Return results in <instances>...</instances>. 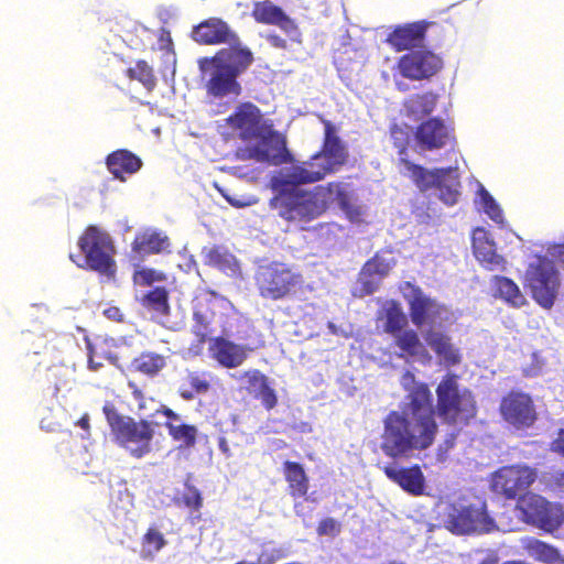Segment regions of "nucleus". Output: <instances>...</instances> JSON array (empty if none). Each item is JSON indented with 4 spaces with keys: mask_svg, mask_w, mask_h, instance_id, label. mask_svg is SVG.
Segmentation results:
<instances>
[{
    "mask_svg": "<svg viewBox=\"0 0 564 564\" xmlns=\"http://www.w3.org/2000/svg\"><path fill=\"white\" fill-rule=\"evenodd\" d=\"M435 440L436 435L400 410H391L382 420L380 448L389 458H408L430 448Z\"/></svg>",
    "mask_w": 564,
    "mask_h": 564,
    "instance_id": "nucleus-1",
    "label": "nucleus"
},
{
    "mask_svg": "<svg viewBox=\"0 0 564 564\" xmlns=\"http://www.w3.org/2000/svg\"><path fill=\"white\" fill-rule=\"evenodd\" d=\"M252 62L251 51L241 46L221 48L213 57L200 58L198 61L199 69L203 73L212 69L210 77L206 83L207 94L216 98L240 95L241 85L237 78Z\"/></svg>",
    "mask_w": 564,
    "mask_h": 564,
    "instance_id": "nucleus-2",
    "label": "nucleus"
},
{
    "mask_svg": "<svg viewBox=\"0 0 564 564\" xmlns=\"http://www.w3.org/2000/svg\"><path fill=\"white\" fill-rule=\"evenodd\" d=\"M453 372L442 377L436 386V415L445 425L462 430L477 416V401L473 392L462 388Z\"/></svg>",
    "mask_w": 564,
    "mask_h": 564,
    "instance_id": "nucleus-3",
    "label": "nucleus"
},
{
    "mask_svg": "<svg viewBox=\"0 0 564 564\" xmlns=\"http://www.w3.org/2000/svg\"><path fill=\"white\" fill-rule=\"evenodd\" d=\"M102 412L115 441L131 456L141 458L152 451L154 423L122 415L110 402L102 406Z\"/></svg>",
    "mask_w": 564,
    "mask_h": 564,
    "instance_id": "nucleus-4",
    "label": "nucleus"
},
{
    "mask_svg": "<svg viewBox=\"0 0 564 564\" xmlns=\"http://www.w3.org/2000/svg\"><path fill=\"white\" fill-rule=\"evenodd\" d=\"M77 245L84 254V262L78 263L72 253L69 259L78 268L97 272L107 279L116 276V247L111 236L105 229L96 225L87 226L79 236Z\"/></svg>",
    "mask_w": 564,
    "mask_h": 564,
    "instance_id": "nucleus-5",
    "label": "nucleus"
},
{
    "mask_svg": "<svg viewBox=\"0 0 564 564\" xmlns=\"http://www.w3.org/2000/svg\"><path fill=\"white\" fill-rule=\"evenodd\" d=\"M303 283L304 279L301 272L280 261L260 265L254 274V284L259 296L269 301L292 297Z\"/></svg>",
    "mask_w": 564,
    "mask_h": 564,
    "instance_id": "nucleus-6",
    "label": "nucleus"
},
{
    "mask_svg": "<svg viewBox=\"0 0 564 564\" xmlns=\"http://www.w3.org/2000/svg\"><path fill=\"white\" fill-rule=\"evenodd\" d=\"M270 207L288 223H310L325 213L324 203L315 188H282L271 198Z\"/></svg>",
    "mask_w": 564,
    "mask_h": 564,
    "instance_id": "nucleus-7",
    "label": "nucleus"
},
{
    "mask_svg": "<svg viewBox=\"0 0 564 564\" xmlns=\"http://www.w3.org/2000/svg\"><path fill=\"white\" fill-rule=\"evenodd\" d=\"M402 387L406 391V395L405 404L400 412L406 413L408 417L437 436L436 404L433 403V394L429 384L416 382L414 375L406 371L403 376Z\"/></svg>",
    "mask_w": 564,
    "mask_h": 564,
    "instance_id": "nucleus-8",
    "label": "nucleus"
},
{
    "mask_svg": "<svg viewBox=\"0 0 564 564\" xmlns=\"http://www.w3.org/2000/svg\"><path fill=\"white\" fill-rule=\"evenodd\" d=\"M524 285L541 307L551 308L561 285L560 273L554 262L546 257H538L525 271Z\"/></svg>",
    "mask_w": 564,
    "mask_h": 564,
    "instance_id": "nucleus-9",
    "label": "nucleus"
},
{
    "mask_svg": "<svg viewBox=\"0 0 564 564\" xmlns=\"http://www.w3.org/2000/svg\"><path fill=\"white\" fill-rule=\"evenodd\" d=\"M253 140L256 144L240 147L236 150L239 160H253L269 165H281L291 161V153L286 148L284 137L273 129L272 124L267 126Z\"/></svg>",
    "mask_w": 564,
    "mask_h": 564,
    "instance_id": "nucleus-10",
    "label": "nucleus"
},
{
    "mask_svg": "<svg viewBox=\"0 0 564 564\" xmlns=\"http://www.w3.org/2000/svg\"><path fill=\"white\" fill-rule=\"evenodd\" d=\"M539 471L535 467L518 463L498 468L491 475V490L506 500H519L536 481Z\"/></svg>",
    "mask_w": 564,
    "mask_h": 564,
    "instance_id": "nucleus-11",
    "label": "nucleus"
},
{
    "mask_svg": "<svg viewBox=\"0 0 564 564\" xmlns=\"http://www.w3.org/2000/svg\"><path fill=\"white\" fill-rule=\"evenodd\" d=\"M499 414L506 425L517 432L528 431L539 420L532 395L521 390H511L501 398Z\"/></svg>",
    "mask_w": 564,
    "mask_h": 564,
    "instance_id": "nucleus-12",
    "label": "nucleus"
},
{
    "mask_svg": "<svg viewBox=\"0 0 564 564\" xmlns=\"http://www.w3.org/2000/svg\"><path fill=\"white\" fill-rule=\"evenodd\" d=\"M444 66L441 55L429 48L411 51L397 62V69L410 80H426L435 76Z\"/></svg>",
    "mask_w": 564,
    "mask_h": 564,
    "instance_id": "nucleus-13",
    "label": "nucleus"
},
{
    "mask_svg": "<svg viewBox=\"0 0 564 564\" xmlns=\"http://www.w3.org/2000/svg\"><path fill=\"white\" fill-rule=\"evenodd\" d=\"M414 139L421 151L441 150L455 141L454 130L438 117L421 122L414 131Z\"/></svg>",
    "mask_w": 564,
    "mask_h": 564,
    "instance_id": "nucleus-14",
    "label": "nucleus"
},
{
    "mask_svg": "<svg viewBox=\"0 0 564 564\" xmlns=\"http://www.w3.org/2000/svg\"><path fill=\"white\" fill-rule=\"evenodd\" d=\"M329 163L333 162L318 151L310 161L292 165L286 174V178L282 181V184L301 185L315 183L323 180L326 175L340 170L337 165H329Z\"/></svg>",
    "mask_w": 564,
    "mask_h": 564,
    "instance_id": "nucleus-15",
    "label": "nucleus"
},
{
    "mask_svg": "<svg viewBox=\"0 0 564 564\" xmlns=\"http://www.w3.org/2000/svg\"><path fill=\"white\" fill-rule=\"evenodd\" d=\"M251 17L257 23L275 25L289 35L292 41L301 42V32L295 21L271 0L254 1Z\"/></svg>",
    "mask_w": 564,
    "mask_h": 564,
    "instance_id": "nucleus-16",
    "label": "nucleus"
},
{
    "mask_svg": "<svg viewBox=\"0 0 564 564\" xmlns=\"http://www.w3.org/2000/svg\"><path fill=\"white\" fill-rule=\"evenodd\" d=\"M227 124L238 131L242 141H252L267 127L260 109L251 102L240 104L227 118Z\"/></svg>",
    "mask_w": 564,
    "mask_h": 564,
    "instance_id": "nucleus-17",
    "label": "nucleus"
},
{
    "mask_svg": "<svg viewBox=\"0 0 564 564\" xmlns=\"http://www.w3.org/2000/svg\"><path fill=\"white\" fill-rule=\"evenodd\" d=\"M433 22L425 20L395 26L387 36L386 42L395 51H415L422 48L426 32Z\"/></svg>",
    "mask_w": 564,
    "mask_h": 564,
    "instance_id": "nucleus-18",
    "label": "nucleus"
},
{
    "mask_svg": "<svg viewBox=\"0 0 564 564\" xmlns=\"http://www.w3.org/2000/svg\"><path fill=\"white\" fill-rule=\"evenodd\" d=\"M193 40L204 45L228 43L231 46H240L238 35L229 25L219 18H209L193 30Z\"/></svg>",
    "mask_w": 564,
    "mask_h": 564,
    "instance_id": "nucleus-19",
    "label": "nucleus"
},
{
    "mask_svg": "<svg viewBox=\"0 0 564 564\" xmlns=\"http://www.w3.org/2000/svg\"><path fill=\"white\" fill-rule=\"evenodd\" d=\"M445 313L446 307L443 304L423 294L420 290L413 294L409 302L410 318L417 328L425 325L441 324Z\"/></svg>",
    "mask_w": 564,
    "mask_h": 564,
    "instance_id": "nucleus-20",
    "label": "nucleus"
},
{
    "mask_svg": "<svg viewBox=\"0 0 564 564\" xmlns=\"http://www.w3.org/2000/svg\"><path fill=\"white\" fill-rule=\"evenodd\" d=\"M381 469L389 480L398 485L410 496L419 497L424 494L426 481L420 465L398 467L397 465L389 464Z\"/></svg>",
    "mask_w": 564,
    "mask_h": 564,
    "instance_id": "nucleus-21",
    "label": "nucleus"
},
{
    "mask_svg": "<svg viewBox=\"0 0 564 564\" xmlns=\"http://www.w3.org/2000/svg\"><path fill=\"white\" fill-rule=\"evenodd\" d=\"M251 350L245 345L236 344L221 336L212 338L208 347L210 357L227 369L240 367Z\"/></svg>",
    "mask_w": 564,
    "mask_h": 564,
    "instance_id": "nucleus-22",
    "label": "nucleus"
},
{
    "mask_svg": "<svg viewBox=\"0 0 564 564\" xmlns=\"http://www.w3.org/2000/svg\"><path fill=\"white\" fill-rule=\"evenodd\" d=\"M232 378L238 381H246V390L253 398L260 400L265 410L270 411L276 406V392L271 387L269 378L259 369L246 370L239 375H232Z\"/></svg>",
    "mask_w": 564,
    "mask_h": 564,
    "instance_id": "nucleus-23",
    "label": "nucleus"
},
{
    "mask_svg": "<svg viewBox=\"0 0 564 564\" xmlns=\"http://www.w3.org/2000/svg\"><path fill=\"white\" fill-rule=\"evenodd\" d=\"M471 247L475 258L487 270L503 269L506 260L497 253L496 243L490 234L482 227L473 231Z\"/></svg>",
    "mask_w": 564,
    "mask_h": 564,
    "instance_id": "nucleus-24",
    "label": "nucleus"
},
{
    "mask_svg": "<svg viewBox=\"0 0 564 564\" xmlns=\"http://www.w3.org/2000/svg\"><path fill=\"white\" fill-rule=\"evenodd\" d=\"M424 339L446 367L460 364L459 349L453 345L447 334L430 328L424 333Z\"/></svg>",
    "mask_w": 564,
    "mask_h": 564,
    "instance_id": "nucleus-25",
    "label": "nucleus"
},
{
    "mask_svg": "<svg viewBox=\"0 0 564 564\" xmlns=\"http://www.w3.org/2000/svg\"><path fill=\"white\" fill-rule=\"evenodd\" d=\"M106 165L115 178L123 182L126 175H132L142 167V161L131 151L119 149L106 156Z\"/></svg>",
    "mask_w": 564,
    "mask_h": 564,
    "instance_id": "nucleus-26",
    "label": "nucleus"
},
{
    "mask_svg": "<svg viewBox=\"0 0 564 564\" xmlns=\"http://www.w3.org/2000/svg\"><path fill=\"white\" fill-rule=\"evenodd\" d=\"M399 163L404 166L409 177L422 192L434 187L435 184H440L443 175H447L452 172V167H438L429 171L406 158H399Z\"/></svg>",
    "mask_w": 564,
    "mask_h": 564,
    "instance_id": "nucleus-27",
    "label": "nucleus"
},
{
    "mask_svg": "<svg viewBox=\"0 0 564 564\" xmlns=\"http://www.w3.org/2000/svg\"><path fill=\"white\" fill-rule=\"evenodd\" d=\"M282 473L288 484L286 491L294 499L304 498L310 489V478L302 464L285 460L282 464Z\"/></svg>",
    "mask_w": 564,
    "mask_h": 564,
    "instance_id": "nucleus-28",
    "label": "nucleus"
},
{
    "mask_svg": "<svg viewBox=\"0 0 564 564\" xmlns=\"http://www.w3.org/2000/svg\"><path fill=\"white\" fill-rule=\"evenodd\" d=\"M323 124L324 141L319 151L333 162L329 165H337L341 169L348 160V151L337 135L335 126L329 120H323Z\"/></svg>",
    "mask_w": 564,
    "mask_h": 564,
    "instance_id": "nucleus-29",
    "label": "nucleus"
},
{
    "mask_svg": "<svg viewBox=\"0 0 564 564\" xmlns=\"http://www.w3.org/2000/svg\"><path fill=\"white\" fill-rule=\"evenodd\" d=\"M522 547L530 557L543 564H564L560 550L542 540L528 536L522 540Z\"/></svg>",
    "mask_w": 564,
    "mask_h": 564,
    "instance_id": "nucleus-30",
    "label": "nucleus"
},
{
    "mask_svg": "<svg viewBox=\"0 0 564 564\" xmlns=\"http://www.w3.org/2000/svg\"><path fill=\"white\" fill-rule=\"evenodd\" d=\"M394 345L400 349V357L419 358L420 360L430 361L432 359L430 352L422 344L419 334L408 328L400 334L393 336Z\"/></svg>",
    "mask_w": 564,
    "mask_h": 564,
    "instance_id": "nucleus-31",
    "label": "nucleus"
},
{
    "mask_svg": "<svg viewBox=\"0 0 564 564\" xmlns=\"http://www.w3.org/2000/svg\"><path fill=\"white\" fill-rule=\"evenodd\" d=\"M490 284L494 290V296L501 299L508 305L519 308L527 304L524 295L512 279L495 275L490 280Z\"/></svg>",
    "mask_w": 564,
    "mask_h": 564,
    "instance_id": "nucleus-32",
    "label": "nucleus"
},
{
    "mask_svg": "<svg viewBox=\"0 0 564 564\" xmlns=\"http://www.w3.org/2000/svg\"><path fill=\"white\" fill-rule=\"evenodd\" d=\"M169 247V237L155 230H145L137 235L132 241V251L141 256L160 253Z\"/></svg>",
    "mask_w": 564,
    "mask_h": 564,
    "instance_id": "nucleus-33",
    "label": "nucleus"
},
{
    "mask_svg": "<svg viewBox=\"0 0 564 564\" xmlns=\"http://www.w3.org/2000/svg\"><path fill=\"white\" fill-rule=\"evenodd\" d=\"M564 524V508L560 502L547 500L533 527L553 534Z\"/></svg>",
    "mask_w": 564,
    "mask_h": 564,
    "instance_id": "nucleus-34",
    "label": "nucleus"
},
{
    "mask_svg": "<svg viewBox=\"0 0 564 564\" xmlns=\"http://www.w3.org/2000/svg\"><path fill=\"white\" fill-rule=\"evenodd\" d=\"M169 297V291L164 286H155L143 294L139 302L154 317H165L171 312Z\"/></svg>",
    "mask_w": 564,
    "mask_h": 564,
    "instance_id": "nucleus-35",
    "label": "nucleus"
},
{
    "mask_svg": "<svg viewBox=\"0 0 564 564\" xmlns=\"http://www.w3.org/2000/svg\"><path fill=\"white\" fill-rule=\"evenodd\" d=\"M166 357L154 351H142L131 361V370L149 378L158 376L166 367Z\"/></svg>",
    "mask_w": 564,
    "mask_h": 564,
    "instance_id": "nucleus-36",
    "label": "nucleus"
},
{
    "mask_svg": "<svg viewBox=\"0 0 564 564\" xmlns=\"http://www.w3.org/2000/svg\"><path fill=\"white\" fill-rule=\"evenodd\" d=\"M205 264L214 267L225 273H236L239 263L236 257L223 246H214L204 252Z\"/></svg>",
    "mask_w": 564,
    "mask_h": 564,
    "instance_id": "nucleus-37",
    "label": "nucleus"
},
{
    "mask_svg": "<svg viewBox=\"0 0 564 564\" xmlns=\"http://www.w3.org/2000/svg\"><path fill=\"white\" fill-rule=\"evenodd\" d=\"M546 502L545 497L530 491L520 497L516 508L521 513L522 520L527 524L533 525Z\"/></svg>",
    "mask_w": 564,
    "mask_h": 564,
    "instance_id": "nucleus-38",
    "label": "nucleus"
},
{
    "mask_svg": "<svg viewBox=\"0 0 564 564\" xmlns=\"http://www.w3.org/2000/svg\"><path fill=\"white\" fill-rule=\"evenodd\" d=\"M546 502L545 497L530 491L520 497L516 508L521 513L522 520L527 524L533 525Z\"/></svg>",
    "mask_w": 564,
    "mask_h": 564,
    "instance_id": "nucleus-39",
    "label": "nucleus"
},
{
    "mask_svg": "<svg viewBox=\"0 0 564 564\" xmlns=\"http://www.w3.org/2000/svg\"><path fill=\"white\" fill-rule=\"evenodd\" d=\"M437 99L438 96L433 91L414 94L406 99L404 106L409 113L416 117H426L434 111Z\"/></svg>",
    "mask_w": 564,
    "mask_h": 564,
    "instance_id": "nucleus-40",
    "label": "nucleus"
},
{
    "mask_svg": "<svg viewBox=\"0 0 564 564\" xmlns=\"http://www.w3.org/2000/svg\"><path fill=\"white\" fill-rule=\"evenodd\" d=\"M215 318V312L203 305H197L193 313L192 333L198 343L203 344L212 333V325Z\"/></svg>",
    "mask_w": 564,
    "mask_h": 564,
    "instance_id": "nucleus-41",
    "label": "nucleus"
},
{
    "mask_svg": "<svg viewBox=\"0 0 564 564\" xmlns=\"http://www.w3.org/2000/svg\"><path fill=\"white\" fill-rule=\"evenodd\" d=\"M169 435L174 442L180 443V448H192L196 445L198 430L192 424H175L171 421L164 423Z\"/></svg>",
    "mask_w": 564,
    "mask_h": 564,
    "instance_id": "nucleus-42",
    "label": "nucleus"
},
{
    "mask_svg": "<svg viewBox=\"0 0 564 564\" xmlns=\"http://www.w3.org/2000/svg\"><path fill=\"white\" fill-rule=\"evenodd\" d=\"M408 317L397 302H391L384 308V333L392 337L408 329Z\"/></svg>",
    "mask_w": 564,
    "mask_h": 564,
    "instance_id": "nucleus-43",
    "label": "nucleus"
},
{
    "mask_svg": "<svg viewBox=\"0 0 564 564\" xmlns=\"http://www.w3.org/2000/svg\"><path fill=\"white\" fill-rule=\"evenodd\" d=\"M314 188L316 194H318V198L324 203L325 212L328 208L330 200H336L343 208H345L349 203L348 192L345 184L341 182H329L325 186L321 185Z\"/></svg>",
    "mask_w": 564,
    "mask_h": 564,
    "instance_id": "nucleus-44",
    "label": "nucleus"
},
{
    "mask_svg": "<svg viewBox=\"0 0 564 564\" xmlns=\"http://www.w3.org/2000/svg\"><path fill=\"white\" fill-rule=\"evenodd\" d=\"M126 74L129 79L139 82L149 91L153 90L156 86V76L154 70L144 59L137 61L135 65L133 67H129Z\"/></svg>",
    "mask_w": 564,
    "mask_h": 564,
    "instance_id": "nucleus-45",
    "label": "nucleus"
},
{
    "mask_svg": "<svg viewBox=\"0 0 564 564\" xmlns=\"http://www.w3.org/2000/svg\"><path fill=\"white\" fill-rule=\"evenodd\" d=\"M386 253L387 252H377L364 264L361 273L369 276H387L395 265V260L393 258L386 257Z\"/></svg>",
    "mask_w": 564,
    "mask_h": 564,
    "instance_id": "nucleus-46",
    "label": "nucleus"
},
{
    "mask_svg": "<svg viewBox=\"0 0 564 564\" xmlns=\"http://www.w3.org/2000/svg\"><path fill=\"white\" fill-rule=\"evenodd\" d=\"M452 173L453 171L443 175L440 184L434 185L440 191V198L447 205L456 204L459 196V180L457 175H452Z\"/></svg>",
    "mask_w": 564,
    "mask_h": 564,
    "instance_id": "nucleus-47",
    "label": "nucleus"
},
{
    "mask_svg": "<svg viewBox=\"0 0 564 564\" xmlns=\"http://www.w3.org/2000/svg\"><path fill=\"white\" fill-rule=\"evenodd\" d=\"M448 524L455 533H468L475 530V522L473 518V510L463 508L451 514Z\"/></svg>",
    "mask_w": 564,
    "mask_h": 564,
    "instance_id": "nucleus-48",
    "label": "nucleus"
},
{
    "mask_svg": "<svg viewBox=\"0 0 564 564\" xmlns=\"http://www.w3.org/2000/svg\"><path fill=\"white\" fill-rule=\"evenodd\" d=\"M390 134L394 148L398 149V154L400 155V158H406L408 145L410 142V134L406 128L393 124L390 128Z\"/></svg>",
    "mask_w": 564,
    "mask_h": 564,
    "instance_id": "nucleus-49",
    "label": "nucleus"
},
{
    "mask_svg": "<svg viewBox=\"0 0 564 564\" xmlns=\"http://www.w3.org/2000/svg\"><path fill=\"white\" fill-rule=\"evenodd\" d=\"M181 500L185 507L195 511H198L203 506L200 491L189 484H185V491L183 492Z\"/></svg>",
    "mask_w": 564,
    "mask_h": 564,
    "instance_id": "nucleus-50",
    "label": "nucleus"
},
{
    "mask_svg": "<svg viewBox=\"0 0 564 564\" xmlns=\"http://www.w3.org/2000/svg\"><path fill=\"white\" fill-rule=\"evenodd\" d=\"M341 523L332 517L323 518L316 528V533L319 536L335 538L341 532Z\"/></svg>",
    "mask_w": 564,
    "mask_h": 564,
    "instance_id": "nucleus-51",
    "label": "nucleus"
},
{
    "mask_svg": "<svg viewBox=\"0 0 564 564\" xmlns=\"http://www.w3.org/2000/svg\"><path fill=\"white\" fill-rule=\"evenodd\" d=\"M143 545L152 547L154 551H160L166 544L163 534L154 528H149L142 539Z\"/></svg>",
    "mask_w": 564,
    "mask_h": 564,
    "instance_id": "nucleus-52",
    "label": "nucleus"
},
{
    "mask_svg": "<svg viewBox=\"0 0 564 564\" xmlns=\"http://www.w3.org/2000/svg\"><path fill=\"white\" fill-rule=\"evenodd\" d=\"M482 200L485 212L487 213V215L495 221H501L502 210L500 209L496 200L487 192H485Z\"/></svg>",
    "mask_w": 564,
    "mask_h": 564,
    "instance_id": "nucleus-53",
    "label": "nucleus"
},
{
    "mask_svg": "<svg viewBox=\"0 0 564 564\" xmlns=\"http://www.w3.org/2000/svg\"><path fill=\"white\" fill-rule=\"evenodd\" d=\"M189 388L194 390L195 393H205L209 390L210 384L208 380H206L204 377L199 375H189L187 378Z\"/></svg>",
    "mask_w": 564,
    "mask_h": 564,
    "instance_id": "nucleus-54",
    "label": "nucleus"
},
{
    "mask_svg": "<svg viewBox=\"0 0 564 564\" xmlns=\"http://www.w3.org/2000/svg\"><path fill=\"white\" fill-rule=\"evenodd\" d=\"M223 196L232 207H236V208L248 207L258 202V199L254 197H236V196H230V195L224 194V193H223Z\"/></svg>",
    "mask_w": 564,
    "mask_h": 564,
    "instance_id": "nucleus-55",
    "label": "nucleus"
},
{
    "mask_svg": "<svg viewBox=\"0 0 564 564\" xmlns=\"http://www.w3.org/2000/svg\"><path fill=\"white\" fill-rule=\"evenodd\" d=\"M550 451L564 458V429L556 432V436L550 444Z\"/></svg>",
    "mask_w": 564,
    "mask_h": 564,
    "instance_id": "nucleus-56",
    "label": "nucleus"
},
{
    "mask_svg": "<svg viewBox=\"0 0 564 564\" xmlns=\"http://www.w3.org/2000/svg\"><path fill=\"white\" fill-rule=\"evenodd\" d=\"M87 349H88V366L91 370H98L102 367V361L99 356L96 354V349L94 345L87 340Z\"/></svg>",
    "mask_w": 564,
    "mask_h": 564,
    "instance_id": "nucleus-57",
    "label": "nucleus"
},
{
    "mask_svg": "<svg viewBox=\"0 0 564 564\" xmlns=\"http://www.w3.org/2000/svg\"><path fill=\"white\" fill-rule=\"evenodd\" d=\"M268 43L274 47V48H280V50H286L288 48V42L285 39H283L282 36H280L279 34L276 33H269L267 36H265Z\"/></svg>",
    "mask_w": 564,
    "mask_h": 564,
    "instance_id": "nucleus-58",
    "label": "nucleus"
},
{
    "mask_svg": "<svg viewBox=\"0 0 564 564\" xmlns=\"http://www.w3.org/2000/svg\"><path fill=\"white\" fill-rule=\"evenodd\" d=\"M104 315L113 322H122L123 321V314L117 306H110L104 311Z\"/></svg>",
    "mask_w": 564,
    "mask_h": 564,
    "instance_id": "nucleus-59",
    "label": "nucleus"
},
{
    "mask_svg": "<svg viewBox=\"0 0 564 564\" xmlns=\"http://www.w3.org/2000/svg\"><path fill=\"white\" fill-rule=\"evenodd\" d=\"M156 412L163 414L164 416H166L169 419V421H171L173 423H174V421L180 420V415L176 412H174L172 409H170L165 405H162L161 409H159Z\"/></svg>",
    "mask_w": 564,
    "mask_h": 564,
    "instance_id": "nucleus-60",
    "label": "nucleus"
},
{
    "mask_svg": "<svg viewBox=\"0 0 564 564\" xmlns=\"http://www.w3.org/2000/svg\"><path fill=\"white\" fill-rule=\"evenodd\" d=\"M139 274L142 278L144 284L150 285L151 283H153L155 281V271L154 270H151V269L142 270L139 272Z\"/></svg>",
    "mask_w": 564,
    "mask_h": 564,
    "instance_id": "nucleus-61",
    "label": "nucleus"
},
{
    "mask_svg": "<svg viewBox=\"0 0 564 564\" xmlns=\"http://www.w3.org/2000/svg\"><path fill=\"white\" fill-rule=\"evenodd\" d=\"M218 447L225 456H227V457L231 456L229 444L224 436L218 438Z\"/></svg>",
    "mask_w": 564,
    "mask_h": 564,
    "instance_id": "nucleus-62",
    "label": "nucleus"
},
{
    "mask_svg": "<svg viewBox=\"0 0 564 564\" xmlns=\"http://www.w3.org/2000/svg\"><path fill=\"white\" fill-rule=\"evenodd\" d=\"M553 482L556 487L564 489V470L557 471L553 475Z\"/></svg>",
    "mask_w": 564,
    "mask_h": 564,
    "instance_id": "nucleus-63",
    "label": "nucleus"
},
{
    "mask_svg": "<svg viewBox=\"0 0 564 564\" xmlns=\"http://www.w3.org/2000/svg\"><path fill=\"white\" fill-rule=\"evenodd\" d=\"M129 387L132 389V395L134 400L142 401L144 399L143 392L137 387L135 383L129 382Z\"/></svg>",
    "mask_w": 564,
    "mask_h": 564,
    "instance_id": "nucleus-64",
    "label": "nucleus"
}]
</instances>
